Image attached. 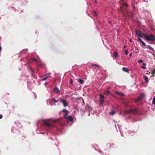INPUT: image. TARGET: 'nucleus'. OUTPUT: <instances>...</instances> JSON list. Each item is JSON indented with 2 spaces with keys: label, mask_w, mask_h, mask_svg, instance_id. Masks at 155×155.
Listing matches in <instances>:
<instances>
[{
  "label": "nucleus",
  "mask_w": 155,
  "mask_h": 155,
  "mask_svg": "<svg viewBox=\"0 0 155 155\" xmlns=\"http://www.w3.org/2000/svg\"><path fill=\"white\" fill-rule=\"evenodd\" d=\"M120 10L123 16L126 18L134 16V13L128 11L127 8H123L122 7H121Z\"/></svg>",
  "instance_id": "obj_1"
},
{
  "label": "nucleus",
  "mask_w": 155,
  "mask_h": 155,
  "mask_svg": "<svg viewBox=\"0 0 155 155\" xmlns=\"http://www.w3.org/2000/svg\"><path fill=\"white\" fill-rule=\"evenodd\" d=\"M144 37L145 39L152 41H155V36H154L152 34H150L149 35H146L145 34H143Z\"/></svg>",
  "instance_id": "obj_2"
},
{
  "label": "nucleus",
  "mask_w": 155,
  "mask_h": 155,
  "mask_svg": "<svg viewBox=\"0 0 155 155\" xmlns=\"http://www.w3.org/2000/svg\"><path fill=\"white\" fill-rule=\"evenodd\" d=\"M44 124L47 127H50L52 126V124L50 123L48 120H43Z\"/></svg>",
  "instance_id": "obj_3"
},
{
  "label": "nucleus",
  "mask_w": 155,
  "mask_h": 155,
  "mask_svg": "<svg viewBox=\"0 0 155 155\" xmlns=\"http://www.w3.org/2000/svg\"><path fill=\"white\" fill-rule=\"evenodd\" d=\"M137 2H135V1L134 2H133L132 4V9L134 11H136L137 10Z\"/></svg>",
  "instance_id": "obj_4"
},
{
  "label": "nucleus",
  "mask_w": 155,
  "mask_h": 155,
  "mask_svg": "<svg viewBox=\"0 0 155 155\" xmlns=\"http://www.w3.org/2000/svg\"><path fill=\"white\" fill-rule=\"evenodd\" d=\"M64 117L68 121H70L72 122L73 121V118L71 116H68V117H67V116H64Z\"/></svg>",
  "instance_id": "obj_5"
},
{
  "label": "nucleus",
  "mask_w": 155,
  "mask_h": 155,
  "mask_svg": "<svg viewBox=\"0 0 155 155\" xmlns=\"http://www.w3.org/2000/svg\"><path fill=\"white\" fill-rule=\"evenodd\" d=\"M144 95L143 94H141L139 97L137 98L136 99L135 101H140V100L143 99L144 97Z\"/></svg>",
  "instance_id": "obj_6"
},
{
  "label": "nucleus",
  "mask_w": 155,
  "mask_h": 155,
  "mask_svg": "<svg viewBox=\"0 0 155 155\" xmlns=\"http://www.w3.org/2000/svg\"><path fill=\"white\" fill-rule=\"evenodd\" d=\"M138 109L135 108L131 109V114H134L137 113L139 111Z\"/></svg>",
  "instance_id": "obj_7"
},
{
  "label": "nucleus",
  "mask_w": 155,
  "mask_h": 155,
  "mask_svg": "<svg viewBox=\"0 0 155 155\" xmlns=\"http://www.w3.org/2000/svg\"><path fill=\"white\" fill-rule=\"evenodd\" d=\"M62 102L64 106V107H67L68 106L67 103V101L64 100H61L60 102Z\"/></svg>",
  "instance_id": "obj_8"
},
{
  "label": "nucleus",
  "mask_w": 155,
  "mask_h": 155,
  "mask_svg": "<svg viewBox=\"0 0 155 155\" xmlns=\"http://www.w3.org/2000/svg\"><path fill=\"white\" fill-rule=\"evenodd\" d=\"M136 34L139 37H140L141 38L143 37V36H142V32L140 31H137L136 32Z\"/></svg>",
  "instance_id": "obj_9"
},
{
  "label": "nucleus",
  "mask_w": 155,
  "mask_h": 155,
  "mask_svg": "<svg viewBox=\"0 0 155 155\" xmlns=\"http://www.w3.org/2000/svg\"><path fill=\"white\" fill-rule=\"evenodd\" d=\"M63 112L65 114V116H67L69 113V112L67 110H63Z\"/></svg>",
  "instance_id": "obj_10"
},
{
  "label": "nucleus",
  "mask_w": 155,
  "mask_h": 155,
  "mask_svg": "<svg viewBox=\"0 0 155 155\" xmlns=\"http://www.w3.org/2000/svg\"><path fill=\"white\" fill-rule=\"evenodd\" d=\"M54 91L55 93H58L60 92L59 89L57 87H55L54 89Z\"/></svg>",
  "instance_id": "obj_11"
},
{
  "label": "nucleus",
  "mask_w": 155,
  "mask_h": 155,
  "mask_svg": "<svg viewBox=\"0 0 155 155\" xmlns=\"http://www.w3.org/2000/svg\"><path fill=\"white\" fill-rule=\"evenodd\" d=\"M124 113L126 114H131V109L125 110Z\"/></svg>",
  "instance_id": "obj_12"
},
{
  "label": "nucleus",
  "mask_w": 155,
  "mask_h": 155,
  "mask_svg": "<svg viewBox=\"0 0 155 155\" xmlns=\"http://www.w3.org/2000/svg\"><path fill=\"white\" fill-rule=\"evenodd\" d=\"M122 70L124 71V72H128V71H129V70L128 69L126 68H125V67H123V68H122Z\"/></svg>",
  "instance_id": "obj_13"
},
{
  "label": "nucleus",
  "mask_w": 155,
  "mask_h": 155,
  "mask_svg": "<svg viewBox=\"0 0 155 155\" xmlns=\"http://www.w3.org/2000/svg\"><path fill=\"white\" fill-rule=\"evenodd\" d=\"M110 94V91L109 90H107L104 93V94L106 95H108L109 94Z\"/></svg>",
  "instance_id": "obj_14"
},
{
  "label": "nucleus",
  "mask_w": 155,
  "mask_h": 155,
  "mask_svg": "<svg viewBox=\"0 0 155 155\" xmlns=\"http://www.w3.org/2000/svg\"><path fill=\"white\" fill-rule=\"evenodd\" d=\"M118 54L117 53V51H115L114 53V57L116 58L118 57Z\"/></svg>",
  "instance_id": "obj_15"
},
{
  "label": "nucleus",
  "mask_w": 155,
  "mask_h": 155,
  "mask_svg": "<svg viewBox=\"0 0 155 155\" xmlns=\"http://www.w3.org/2000/svg\"><path fill=\"white\" fill-rule=\"evenodd\" d=\"M115 113V111L114 110H112L109 113L110 114L112 115H114Z\"/></svg>",
  "instance_id": "obj_16"
},
{
  "label": "nucleus",
  "mask_w": 155,
  "mask_h": 155,
  "mask_svg": "<svg viewBox=\"0 0 155 155\" xmlns=\"http://www.w3.org/2000/svg\"><path fill=\"white\" fill-rule=\"evenodd\" d=\"M78 81L80 82V84H82L84 83V81L81 79H79L78 80Z\"/></svg>",
  "instance_id": "obj_17"
},
{
  "label": "nucleus",
  "mask_w": 155,
  "mask_h": 155,
  "mask_svg": "<svg viewBox=\"0 0 155 155\" xmlns=\"http://www.w3.org/2000/svg\"><path fill=\"white\" fill-rule=\"evenodd\" d=\"M144 78L145 80V82H148V78L147 77L145 76L144 77Z\"/></svg>",
  "instance_id": "obj_18"
},
{
  "label": "nucleus",
  "mask_w": 155,
  "mask_h": 155,
  "mask_svg": "<svg viewBox=\"0 0 155 155\" xmlns=\"http://www.w3.org/2000/svg\"><path fill=\"white\" fill-rule=\"evenodd\" d=\"M100 98L101 99L104 100V96L101 94H100Z\"/></svg>",
  "instance_id": "obj_19"
},
{
  "label": "nucleus",
  "mask_w": 155,
  "mask_h": 155,
  "mask_svg": "<svg viewBox=\"0 0 155 155\" xmlns=\"http://www.w3.org/2000/svg\"><path fill=\"white\" fill-rule=\"evenodd\" d=\"M30 60L34 61L35 62H38V60L36 58H31L30 59Z\"/></svg>",
  "instance_id": "obj_20"
},
{
  "label": "nucleus",
  "mask_w": 155,
  "mask_h": 155,
  "mask_svg": "<svg viewBox=\"0 0 155 155\" xmlns=\"http://www.w3.org/2000/svg\"><path fill=\"white\" fill-rule=\"evenodd\" d=\"M148 47L152 51H154V49H153V48H152L151 47L150 45H148Z\"/></svg>",
  "instance_id": "obj_21"
},
{
  "label": "nucleus",
  "mask_w": 155,
  "mask_h": 155,
  "mask_svg": "<svg viewBox=\"0 0 155 155\" xmlns=\"http://www.w3.org/2000/svg\"><path fill=\"white\" fill-rule=\"evenodd\" d=\"M51 99L54 102L57 103L58 101L55 100L54 98H52Z\"/></svg>",
  "instance_id": "obj_22"
},
{
  "label": "nucleus",
  "mask_w": 155,
  "mask_h": 155,
  "mask_svg": "<svg viewBox=\"0 0 155 155\" xmlns=\"http://www.w3.org/2000/svg\"><path fill=\"white\" fill-rule=\"evenodd\" d=\"M49 77V75H48L46 77L43 78L42 79V80H43V81H45Z\"/></svg>",
  "instance_id": "obj_23"
},
{
  "label": "nucleus",
  "mask_w": 155,
  "mask_h": 155,
  "mask_svg": "<svg viewBox=\"0 0 155 155\" xmlns=\"http://www.w3.org/2000/svg\"><path fill=\"white\" fill-rule=\"evenodd\" d=\"M117 94H118L119 95H121L122 96H124V94H123L122 93H119V92H117Z\"/></svg>",
  "instance_id": "obj_24"
},
{
  "label": "nucleus",
  "mask_w": 155,
  "mask_h": 155,
  "mask_svg": "<svg viewBox=\"0 0 155 155\" xmlns=\"http://www.w3.org/2000/svg\"><path fill=\"white\" fill-rule=\"evenodd\" d=\"M152 104H155V97H154V98H153V100Z\"/></svg>",
  "instance_id": "obj_25"
},
{
  "label": "nucleus",
  "mask_w": 155,
  "mask_h": 155,
  "mask_svg": "<svg viewBox=\"0 0 155 155\" xmlns=\"http://www.w3.org/2000/svg\"><path fill=\"white\" fill-rule=\"evenodd\" d=\"M141 42L142 43L143 46H146L145 43L144 42H143V41H141Z\"/></svg>",
  "instance_id": "obj_26"
},
{
  "label": "nucleus",
  "mask_w": 155,
  "mask_h": 155,
  "mask_svg": "<svg viewBox=\"0 0 155 155\" xmlns=\"http://www.w3.org/2000/svg\"><path fill=\"white\" fill-rule=\"evenodd\" d=\"M100 103L101 104H103L104 103V100L101 99Z\"/></svg>",
  "instance_id": "obj_27"
},
{
  "label": "nucleus",
  "mask_w": 155,
  "mask_h": 155,
  "mask_svg": "<svg viewBox=\"0 0 155 155\" xmlns=\"http://www.w3.org/2000/svg\"><path fill=\"white\" fill-rule=\"evenodd\" d=\"M123 5L126 7H127L128 6V5L127 3H125L123 4Z\"/></svg>",
  "instance_id": "obj_28"
},
{
  "label": "nucleus",
  "mask_w": 155,
  "mask_h": 155,
  "mask_svg": "<svg viewBox=\"0 0 155 155\" xmlns=\"http://www.w3.org/2000/svg\"><path fill=\"white\" fill-rule=\"evenodd\" d=\"M59 121V119H54V122H58Z\"/></svg>",
  "instance_id": "obj_29"
},
{
  "label": "nucleus",
  "mask_w": 155,
  "mask_h": 155,
  "mask_svg": "<svg viewBox=\"0 0 155 155\" xmlns=\"http://www.w3.org/2000/svg\"><path fill=\"white\" fill-rule=\"evenodd\" d=\"M92 66H96L97 67H100V66L99 65H98V64H92Z\"/></svg>",
  "instance_id": "obj_30"
},
{
  "label": "nucleus",
  "mask_w": 155,
  "mask_h": 155,
  "mask_svg": "<svg viewBox=\"0 0 155 155\" xmlns=\"http://www.w3.org/2000/svg\"><path fill=\"white\" fill-rule=\"evenodd\" d=\"M125 54L127 55V54H128V50H126L125 51Z\"/></svg>",
  "instance_id": "obj_31"
},
{
  "label": "nucleus",
  "mask_w": 155,
  "mask_h": 155,
  "mask_svg": "<svg viewBox=\"0 0 155 155\" xmlns=\"http://www.w3.org/2000/svg\"><path fill=\"white\" fill-rule=\"evenodd\" d=\"M143 62V61L142 60H139L138 62V63H142Z\"/></svg>",
  "instance_id": "obj_32"
},
{
  "label": "nucleus",
  "mask_w": 155,
  "mask_h": 155,
  "mask_svg": "<svg viewBox=\"0 0 155 155\" xmlns=\"http://www.w3.org/2000/svg\"><path fill=\"white\" fill-rule=\"evenodd\" d=\"M138 40L140 41V42H141V41H143L141 40V39L140 38H138Z\"/></svg>",
  "instance_id": "obj_33"
},
{
  "label": "nucleus",
  "mask_w": 155,
  "mask_h": 155,
  "mask_svg": "<svg viewBox=\"0 0 155 155\" xmlns=\"http://www.w3.org/2000/svg\"><path fill=\"white\" fill-rule=\"evenodd\" d=\"M94 14L95 16H97V13L96 12H94Z\"/></svg>",
  "instance_id": "obj_34"
},
{
  "label": "nucleus",
  "mask_w": 155,
  "mask_h": 155,
  "mask_svg": "<svg viewBox=\"0 0 155 155\" xmlns=\"http://www.w3.org/2000/svg\"><path fill=\"white\" fill-rule=\"evenodd\" d=\"M141 68L143 69H146V68L145 67L143 66H142Z\"/></svg>",
  "instance_id": "obj_35"
},
{
  "label": "nucleus",
  "mask_w": 155,
  "mask_h": 155,
  "mask_svg": "<svg viewBox=\"0 0 155 155\" xmlns=\"http://www.w3.org/2000/svg\"><path fill=\"white\" fill-rule=\"evenodd\" d=\"M73 80L72 79H71V81H70V83L72 84H73Z\"/></svg>",
  "instance_id": "obj_36"
},
{
  "label": "nucleus",
  "mask_w": 155,
  "mask_h": 155,
  "mask_svg": "<svg viewBox=\"0 0 155 155\" xmlns=\"http://www.w3.org/2000/svg\"><path fill=\"white\" fill-rule=\"evenodd\" d=\"M155 74V69H154L153 72V73H152V74Z\"/></svg>",
  "instance_id": "obj_37"
},
{
  "label": "nucleus",
  "mask_w": 155,
  "mask_h": 155,
  "mask_svg": "<svg viewBox=\"0 0 155 155\" xmlns=\"http://www.w3.org/2000/svg\"><path fill=\"white\" fill-rule=\"evenodd\" d=\"M2 115L0 114V119H2Z\"/></svg>",
  "instance_id": "obj_38"
},
{
  "label": "nucleus",
  "mask_w": 155,
  "mask_h": 155,
  "mask_svg": "<svg viewBox=\"0 0 155 155\" xmlns=\"http://www.w3.org/2000/svg\"><path fill=\"white\" fill-rule=\"evenodd\" d=\"M143 65H144V66H145V65H146V64L145 63H143Z\"/></svg>",
  "instance_id": "obj_39"
},
{
  "label": "nucleus",
  "mask_w": 155,
  "mask_h": 155,
  "mask_svg": "<svg viewBox=\"0 0 155 155\" xmlns=\"http://www.w3.org/2000/svg\"><path fill=\"white\" fill-rule=\"evenodd\" d=\"M132 55V53H131L130 54L129 56L130 57H131Z\"/></svg>",
  "instance_id": "obj_40"
},
{
  "label": "nucleus",
  "mask_w": 155,
  "mask_h": 155,
  "mask_svg": "<svg viewBox=\"0 0 155 155\" xmlns=\"http://www.w3.org/2000/svg\"><path fill=\"white\" fill-rule=\"evenodd\" d=\"M1 50H2V48H1V46H0V51H1Z\"/></svg>",
  "instance_id": "obj_41"
},
{
  "label": "nucleus",
  "mask_w": 155,
  "mask_h": 155,
  "mask_svg": "<svg viewBox=\"0 0 155 155\" xmlns=\"http://www.w3.org/2000/svg\"><path fill=\"white\" fill-rule=\"evenodd\" d=\"M143 34H145L144 33H142V36H143V37H144V35H143Z\"/></svg>",
  "instance_id": "obj_42"
},
{
  "label": "nucleus",
  "mask_w": 155,
  "mask_h": 155,
  "mask_svg": "<svg viewBox=\"0 0 155 155\" xmlns=\"http://www.w3.org/2000/svg\"><path fill=\"white\" fill-rule=\"evenodd\" d=\"M126 45H124V48H126Z\"/></svg>",
  "instance_id": "obj_43"
},
{
  "label": "nucleus",
  "mask_w": 155,
  "mask_h": 155,
  "mask_svg": "<svg viewBox=\"0 0 155 155\" xmlns=\"http://www.w3.org/2000/svg\"><path fill=\"white\" fill-rule=\"evenodd\" d=\"M95 3H97V1H95Z\"/></svg>",
  "instance_id": "obj_44"
},
{
  "label": "nucleus",
  "mask_w": 155,
  "mask_h": 155,
  "mask_svg": "<svg viewBox=\"0 0 155 155\" xmlns=\"http://www.w3.org/2000/svg\"><path fill=\"white\" fill-rule=\"evenodd\" d=\"M47 82L45 83V84H47Z\"/></svg>",
  "instance_id": "obj_45"
},
{
  "label": "nucleus",
  "mask_w": 155,
  "mask_h": 155,
  "mask_svg": "<svg viewBox=\"0 0 155 155\" xmlns=\"http://www.w3.org/2000/svg\"><path fill=\"white\" fill-rule=\"evenodd\" d=\"M48 74L47 75H48V74H49H49Z\"/></svg>",
  "instance_id": "obj_46"
}]
</instances>
